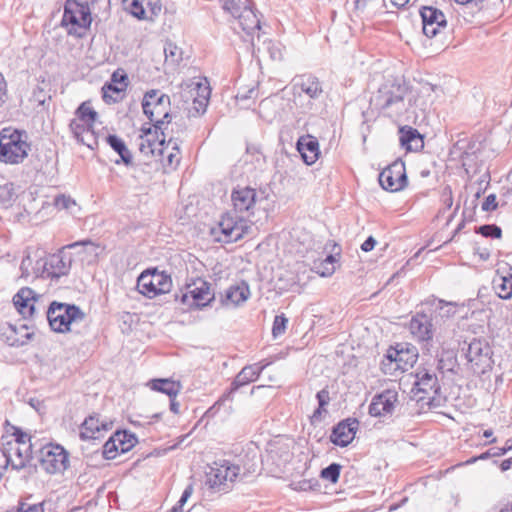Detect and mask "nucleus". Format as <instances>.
Segmentation results:
<instances>
[{"label": "nucleus", "mask_w": 512, "mask_h": 512, "mask_svg": "<svg viewBox=\"0 0 512 512\" xmlns=\"http://www.w3.org/2000/svg\"><path fill=\"white\" fill-rule=\"evenodd\" d=\"M231 202L233 211L224 213L218 225L210 230L216 242H237L248 233L250 221L246 217L253 216L255 213L257 191L249 186H237L232 190Z\"/></svg>", "instance_id": "nucleus-1"}, {"label": "nucleus", "mask_w": 512, "mask_h": 512, "mask_svg": "<svg viewBox=\"0 0 512 512\" xmlns=\"http://www.w3.org/2000/svg\"><path fill=\"white\" fill-rule=\"evenodd\" d=\"M411 90L406 84L386 82L371 98V104L390 118H399L407 113L412 105Z\"/></svg>", "instance_id": "nucleus-2"}, {"label": "nucleus", "mask_w": 512, "mask_h": 512, "mask_svg": "<svg viewBox=\"0 0 512 512\" xmlns=\"http://www.w3.org/2000/svg\"><path fill=\"white\" fill-rule=\"evenodd\" d=\"M93 245L91 240H83L68 244L56 253L45 255L36 260L33 267L34 273L44 279L59 280L70 273L73 257L70 249L82 248Z\"/></svg>", "instance_id": "nucleus-3"}, {"label": "nucleus", "mask_w": 512, "mask_h": 512, "mask_svg": "<svg viewBox=\"0 0 512 512\" xmlns=\"http://www.w3.org/2000/svg\"><path fill=\"white\" fill-rule=\"evenodd\" d=\"M31 145L23 130L5 127L0 130V162L19 164L28 156Z\"/></svg>", "instance_id": "nucleus-4"}, {"label": "nucleus", "mask_w": 512, "mask_h": 512, "mask_svg": "<svg viewBox=\"0 0 512 512\" xmlns=\"http://www.w3.org/2000/svg\"><path fill=\"white\" fill-rule=\"evenodd\" d=\"M266 365H262L261 363H254L250 365L244 366L241 371L235 376L233 382L231 383L230 389L226 391L208 410L207 415L215 416L220 409L223 407L227 414H230L233 410L232 401L233 394L239 388L248 385L251 382L256 381Z\"/></svg>", "instance_id": "nucleus-5"}, {"label": "nucleus", "mask_w": 512, "mask_h": 512, "mask_svg": "<svg viewBox=\"0 0 512 512\" xmlns=\"http://www.w3.org/2000/svg\"><path fill=\"white\" fill-rule=\"evenodd\" d=\"M170 97L157 89L144 94L142 109L145 116L153 123L155 134L162 130V126L171 122Z\"/></svg>", "instance_id": "nucleus-6"}, {"label": "nucleus", "mask_w": 512, "mask_h": 512, "mask_svg": "<svg viewBox=\"0 0 512 512\" xmlns=\"http://www.w3.org/2000/svg\"><path fill=\"white\" fill-rule=\"evenodd\" d=\"M45 313L51 330L56 333L70 332L71 324L82 322L86 316L79 306L58 301H52Z\"/></svg>", "instance_id": "nucleus-7"}, {"label": "nucleus", "mask_w": 512, "mask_h": 512, "mask_svg": "<svg viewBox=\"0 0 512 512\" xmlns=\"http://www.w3.org/2000/svg\"><path fill=\"white\" fill-rule=\"evenodd\" d=\"M222 8L237 19L241 29L248 35L253 36L261 29L260 19L252 0H221Z\"/></svg>", "instance_id": "nucleus-8"}, {"label": "nucleus", "mask_w": 512, "mask_h": 512, "mask_svg": "<svg viewBox=\"0 0 512 512\" xmlns=\"http://www.w3.org/2000/svg\"><path fill=\"white\" fill-rule=\"evenodd\" d=\"M417 358L418 352L414 346L399 343L387 350L385 359L381 363V369L385 374H393L397 370L405 372L413 367Z\"/></svg>", "instance_id": "nucleus-9"}, {"label": "nucleus", "mask_w": 512, "mask_h": 512, "mask_svg": "<svg viewBox=\"0 0 512 512\" xmlns=\"http://www.w3.org/2000/svg\"><path fill=\"white\" fill-rule=\"evenodd\" d=\"M39 462L47 473H61L69 465V454L61 445L50 443L40 449Z\"/></svg>", "instance_id": "nucleus-10"}, {"label": "nucleus", "mask_w": 512, "mask_h": 512, "mask_svg": "<svg viewBox=\"0 0 512 512\" xmlns=\"http://www.w3.org/2000/svg\"><path fill=\"white\" fill-rule=\"evenodd\" d=\"M187 289L188 291L181 295V302L186 304L191 298V303L188 304L190 308L201 309L210 305L215 299L211 284L202 278H197L191 284H188Z\"/></svg>", "instance_id": "nucleus-11"}, {"label": "nucleus", "mask_w": 512, "mask_h": 512, "mask_svg": "<svg viewBox=\"0 0 512 512\" xmlns=\"http://www.w3.org/2000/svg\"><path fill=\"white\" fill-rule=\"evenodd\" d=\"M91 21V13L87 6L67 1L61 23L66 27L71 26L68 30L69 34L74 33L80 36L81 33L77 32L76 27L87 29L91 25Z\"/></svg>", "instance_id": "nucleus-12"}, {"label": "nucleus", "mask_w": 512, "mask_h": 512, "mask_svg": "<svg viewBox=\"0 0 512 512\" xmlns=\"http://www.w3.org/2000/svg\"><path fill=\"white\" fill-rule=\"evenodd\" d=\"M380 186L390 192H398L404 189L408 184V178L405 171V164L398 159L384 168L378 177Z\"/></svg>", "instance_id": "nucleus-13"}, {"label": "nucleus", "mask_w": 512, "mask_h": 512, "mask_svg": "<svg viewBox=\"0 0 512 512\" xmlns=\"http://www.w3.org/2000/svg\"><path fill=\"white\" fill-rule=\"evenodd\" d=\"M216 467H211L207 473L206 484L215 491H226L227 481L233 482L239 475L241 468L238 465L223 461L222 464L215 463Z\"/></svg>", "instance_id": "nucleus-14"}, {"label": "nucleus", "mask_w": 512, "mask_h": 512, "mask_svg": "<svg viewBox=\"0 0 512 512\" xmlns=\"http://www.w3.org/2000/svg\"><path fill=\"white\" fill-rule=\"evenodd\" d=\"M492 349L485 339L474 338L467 347L465 357L476 369L490 366Z\"/></svg>", "instance_id": "nucleus-15"}, {"label": "nucleus", "mask_w": 512, "mask_h": 512, "mask_svg": "<svg viewBox=\"0 0 512 512\" xmlns=\"http://www.w3.org/2000/svg\"><path fill=\"white\" fill-rule=\"evenodd\" d=\"M398 403V392L393 389H386L373 396L368 413L372 417H384L392 415L395 405Z\"/></svg>", "instance_id": "nucleus-16"}, {"label": "nucleus", "mask_w": 512, "mask_h": 512, "mask_svg": "<svg viewBox=\"0 0 512 512\" xmlns=\"http://www.w3.org/2000/svg\"><path fill=\"white\" fill-rule=\"evenodd\" d=\"M420 16L422 19L423 33L429 38L435 37L441 28L447 26L444 13L433 6H423L420 9Z\"/></svg>", "instance_id": "nucleus-17"}, {"label": "nucleus", "mask_w": 512, "mask_h": 512, "mask_svg": "<svg viewBox=\"0 0 512 512\" xmlns=\"http://www.w3.org/2000/svg\"><path fill=\"white\" fill-rule=\"evenodd\" d=\"M358 428L359 421L356 418L341 420L333 427L330 441L336 446L346 447L354 440Z\"/></svg>", "instance_id": "nucleus-18"}, {"label": "nucleus", "mask_w": 512, "mask_h": 512, "mask_svg": "<svg viewBox=\"0 0 512 512\" xmlns=\"http://www.w3.org/2000/svg\"><path fill=\"white\" fill-rule=\"evenodd\" d=\"M409 329L419 342L429 344L433 339L432 318L426 313L417 312L410 320Z\"/></svg>", "instance_id": "nucleus-19"}, {"label": "nucleus", "mask_w": 512, "mask_h": 512, "mask_svg": "<svg viewBox=\"0 0 512 512\" xmlns=\"http://www.w3.org/2000/svg\"><path fill=\"white\" fill-rule=\"evenodd\" d=\"M36 293L29 287L21 288L13 297L15 308L24 318H33L36 314Z\"/></svg>", "instance_id": "nucleus-20"}, {"label": "nucleus", "mask_w": 512, "mask_h": 512, "mask_svg": "<svg viewBox=\"0 0 512 512\" xmlns=\"http://www.w3.org/2000/svg\"><path fill=\"white\" fill-rule=\"evenodd\" d=\"M2 448L13 461V470L20 471L32 459V453L29 446L21 448V445L6 441L2 443Z\"/></svg>", "instance_id": "nucleus-21"}, {"label": "nucleus", "mask_w": 512, "mask_h": 512, "mask_svg": "<svg viewBox=\"0 0 512 512\" xmlns=\"http://www.w3.org/2000/svg\"><path fill=\"white\" fill-rule=\"evenodd\" d=\"M33 335L34 334L29 332L28 327L24 324L19 326L9 324L2 332L4 341L12 347H20L27 344Z\"/></svg>", "instance_id": "nucleus-22"}, {"label": "nucleus", "mask_w": 512, "mask_h": 512, "mask_svg": "<svg viewBox=\"0 0 512 512\" xmlns=\"http://www.w3.org/2000/svg\"><path fill=\"white\" fill-rule=\"evenodd\" d=\"M297 150L307 165L314 164L320 155L319 143L311 135L301 136L296 143Z\"/></svg>", "instance_id": "nucleus-23"}, {"label": "nucleus", "mask_w": 512, "mask_h": 512, "mask_svg": "<svg viewBox=\"0 0 512 512\" xmlns=\"http://www.w3.org/2000/svg\"><path fill=\"white\" fill-rule=\"evenodd\" d=\"M416 378L414 386L418 392L425 394L428 398L439 392L440 385L435 373H431L423 368L416 373Z\"/></svg>", "instance_id": "nucleus-24"}, {"label": "nucleus", "mask_w": 512, "mask_h": 512, "mask_svg": "<svg viewBox=\"0 0 512 512\" xmlns=\"http://www.w3.org/2000/svg\"><path fill=\"white\" fill-rule=\"evenodd\" d=\"M294 88L306 94L310 99H319L323 93L322 84L313 75H301L295 79Z\"/></svg>", "instance_id": "nucleus-25"}, {"label": "nucleus", "mask_w": 512, "mask_h": 512, "mask_svg": "<svg viewBox=\"0 0 512 512\" xmlns=\"http://www.w3.org/2000/svg\"><path fill=\"white\" fill-rule=\"evenodd\" d=\"M161 138L159 136L156 139L145 138L144 136L139 137V151L145 156H163L166 149L169 148L171 144V139L168 141L165 146V136L161 131Z\"/></svg>", "instance_id": "nucleus-26"}, {"label": "nucleus", "mask_w": 512, "mask_h": 512, "mask_svg": "<svg viewBox=\"0 0 512 512\" xmlns=\"http://www.w3.org/2000/svg\"><path fill=\"white\" fill-rule=\"evenodd\" d=\"M150 294L148 298H154L159 294L170 292L172 287V280L170 275L164 271H158L157 268L151 269V277L149 281Z\"/></svg>", "instance_id": "nucleus-27"}, {"label": "nucleus", "mask_w": 512, "mask_h": 512, "mask_svg": "<svg viewBox=\"0 0 512 512\" xmlns=\"http://www.w3.org/2000/svg\"><path fill=\"white\" fill-rule=\"evenodd\" d=\"M400 144L406 151H419L424 147L423 136L411 126H403L399 129Z\"/></svg>", "instance_id": "nucleus-28"}, {"label": "nucleus", "mask_w": 512, "mask_h": 512, "mask_svg": "<svg viewBox=\"0 0 512 512\" xmlns=\"http://www.w3.org/2000/svg\"><path fill=\"white\" fill-rule=\"evenodd\" d=\"M250 297V289L246 282L242 281L240 284L230 286L226 291L224 297L221 299L223 305L229 303L234 306L243 304Z\"/></svg>", "instance_id": "nucleus-29"}, {"label": "nucleus", "mask_w": 512, "mask_h": 512, "mask_svg": "<svg viewBox=\"0 0 512 512\" xmlns=\"http://www.w3.org/2000/svg\"><path fill=\"white\" fill-rule=\"evenodd\" d=\"M127 79L126 76H122L120 80L116 78V73L112 75V82L106 83L102 87L103 100L110 104L116 103L120 100V94L126 89L127 83L124 81Z\"/></svg>", "instance_id": "nucleus-30"}, {"label": "nucleus", "mask_w": 512, "mask_h": 512, "mask_svg": "<svg viewBox=\"0 0 512 512\" xmlns=\"http://www.w3.org/2000/svg\"><path fill=\"white\" fill-rule=\"evenodd\" d=\"M111 428V423L100 421L97 416H89L82 424L81 436L88 439L100 437L101 431H107Z\"/></svg>", "instance_id": "nucleus-31"}, {"label": "nucleus", "mask_w": 512, "mask_h": 512, "mask_svg": "<svg viewBox=\"0 0 512 512\" xmlns=\"http://www.w3.org/2000/svg\"><path fill=\"white\" fill-rule=\"evenodd\" d=\"M107 144L120 156V160H116V164L123 163L126 166L133 164V157L125 142L117 135L110 134L106 137Z\"/></svg>", "instance_id": "nucleus-32"}, {"label": "nucleus", "mask_w": 512, "mask_h": 512, "mask_svg": "<svg viewBox=\"0 0 512 512\" xmlns=\"http://www.w3.org/2000/svg\"><path fill=\"white\" fill-rule=\"evenodd\" d=\"M492 284L493 289L499 298L503 300H509L512 298V273H508L507 275L497 273Z\"/></svg>", "instance_id": "nucleus-33"}, {"label": "nucleus", "mask_w": 512, "mask_h": 512, "mask_svg": "<svg viewBox=\"0 0 512 512\" xmlns=\"http://www.w3.org/2000/svg\"><path fill=\"white\" fill-rule=\"evenodd\" d=\"M151 388L155 391L164 393L169 397H176L180 392L181 385L179 382L168 378L154 379L151 381Z\"/></svg>", "instance_id": "nucleus-34"}, {"label": "nucleus", "mask_w": 512, "mask_h": 512, "mask_svg": "<svg viewBox=\"0 0 512 512\" xmlns=\"http://www.w3.org/2000/svg\"><path fill=\"white\" fill-rule=\"evenodd\" d=\"M117 447L120 449V453H126L130 451L137 443L138 439L135 434L130 433L126 430H118L113 434Z\"/></svg>", "instance_id": "nucleus-35"}, {"label": "nucleus", "mask_w": 512, "mask_h": 512, "mask_svg": "<svg viewBox=\"0 0 512 512\" xmlns=\"http://www.w3.org/2000/svg\"><path fill=\"white\" fill-rule=\"evenodd\" d=\"M337 261L338 260L336 258V255L329 254V255L326 256L325 259H323V260H321L319 262H314L313 269L321 277H330V276L333 275V273L336 270L335 263Z\"/></svg>", "instance_id": "nucleus-36"}, {"label": "nucleus", "mask_w": 512, "mask_h": 512, "mask_svg": "<svg viewBox=\"0 0 512 512\" xmlns=\"http://www.w3.org/2000/svg\"><path fill=\"white\" fill-rule=\"evenodd\" d=\"M77 120H80L88 125H93L96 118L97 112L91 107L88 102H83L75 112Z\"/></svg>", "instance_id": "nucleus-37"}, {"label": "nucleus", "mask_w": 512, "mask_h": 512, "mask_svg": "<svg viewBox=\"0 0 512 512\" xmlns=\"http://www.w3.org/2000/svg\"><path fill=\"white\" fill-rule=\"evenodd\" d=\"M144 0H123L125 9L139 20L148 19L146 8L143 7Z\"/></svg>", "instance_id": "nucleus-38"}, {"label": "nucleus", "mask_w": 512, "mask_h": 512, "mask_svg": "<svg viewBox=\"0 0 512 512\" xmlns=\"http://www.w3.org/2000/svg\"><path fill=\"white\" fill-rule=\"evenodd\" d=\"M45 504V501H34L32 495L18 501L20 512H44Z\"/></svg>", "instance_id": "nucleus-39"}, {"label": "nucleus", "mask_w": 512, "mask_h": 512, "mask_svg": "<svg viewBox=\"0 0 512 512\" xmlns=\"http://www.w3.org/2000/svg\"><path fill=\"white\" fill-rule=\"evenodd\" d=\"M171 151L167 152L168 149L165 150L163 156H159L163 162L170 167L176 168L180 163V148L176 142L171 140Z\"/></svg>", "instance_id": "nucleus-40"}, {"label": "nucleus", "mask_w": 512, "mask_h": 512, "mask_svg": "<svg viewBox=\"0 0 512 512\" xmlns=\"http://www.w3.org/2000/svg\"><path fill=\"white\" fill-rule=\"evenodd\" d=\"M257 96L258 89L256 87H251L246 90H239L236 95V100L243 107L248 108L251 106V103H254Z\"/></svg>", "instance_id": "nucleus-41"}, {"label": "nucleus", "mask_w": 512, "mask_h": 512, "mask_svg": "<svg viewBox=\"0 0 512 512\" xmlns=\"http://www.w3.org/2000/svg\"><path fill=\"white\" fill-rule=\"evenodd\" d=\"M432 306L435 307V310L439 311V314L442 317H451L456 313V306L457 304L454 302H446L442 299H436L434 298L432 300Z\"/></svg>", "instance_id": "nucleus-42"}, {"label": "nucleus", "mask_w": 512, "mask_h": 512, "mask_svg": "<svg viewBox=\"0 0 512 512\" xmlns=\"http://www.w3.org/2000/svg\"><path fill=\"white\" fill-rule=\"evenodd\" d=\"M341 465L338 463H331L321 470V478L328 480L331 483H337L340 477Z\"/></svg>", "instance_id": "nucleus-43"}, {"label": "nucleus", "mask_w": 512, "mask_h": 512, "mask_svg": "<svg viewBox=\"0 0 512 512\" xmlns=\"http://www.w3.org/2000/svg\"><path fill=\"white\" fill-rule=\"evenodd\" d=\"M5 424L6 432L11 433V435L14 437L12 443H17L20 445L25 444L26 441H31V436L24 432L21 428L10 424L8 421H6Z\"/></svg>", "instance_id": "nucleus-44"}, {"label": "nucleus", "mask_w": 512, "mask_h": 512, "mask_svg": "<svg viewBox=\"0 0 512 512\" xmlns=\"http://www.w3.org/2000/svg\"><path fill=\"white\" fill-rule=\"evenodd\" d=\"M476 233L486 238L500 239L502 236V229L496 224H485L476 228Z\"/></svg>", "instance_id": "nucleus-45"}, {"label": "nucleus", "mask_w": 512, "mask_h": 512, "mask_svg": "<svg viewBox=\"0 0 512 512\" xmlns=\"http://www.w3.org/2000/svg\"><path fill=\"white\" fill-rule=\"evenodd\" d=\"M210 98H205V96L202 97H194L193 99V105L191 109H189V116L196 117L199 115H202L206 112L208 103Z\"/></svg>", "instance_id": "nucleus-46"}, {"label": "nucleus", "mask_w": 512, "mask_h": 512, "mask_svg": "<svg viewBox=\"0 0 512 512\" xmlns=\"http://www.w3.org/2000/svg\"><path fill=\"white\" fill-rule=\"evenodd\" d=\"M164 54L166 61L175 64L181 60V50L172 42H167L164 46Z\"/></svg>", "instance_id": "nucleus-47"}, {"label": "nucleus", "mask_w": 512, "mask_h": 512, "mask_svg": "<svg viewBox=\"0 0 512 512\" xmlns=\"http://www.w3.org/2000/svg\"><path fill=\"white\" fill-rule=\"evenodd\" d=\"M118 444L115 441L113 435L105 442L103 446V457L108 460H112L116 458V456L120 453Z\"/></svg>", "instance_id": "nucleus-48"}, {"label": "nucleus", "mask_w": 512, "mask_h": 512, "mask_svg": "<svg viewBox=\"0 0 512 512\" xmlns=\"http://www.w3.org/2000/svg\"><path fill=\"white\" fill-rule=\"evenodd\" d=\"M288 324V318L282 313L280 315H276L272 325V335L274 338H277L285 333L286 327Z\"/></svg>", "instance_id": "nucleus-49"}, {"label": "nucleus", "mask_w": 512, "mask_h": 512, "mask_svg": "<svg viewBox=\"0 0 512 512\" xmlns=\"http://www.w3.org/2000/svg\"><path fill=\"white\" fill-rule=\"evenodd\" d=\"M151 269L143 271L137 279V287L141 294L148 297L150 294V281Z\"/></svg>", "instance_id": "nucleus-50"}, {"label": "nucleus", "mask_w": 512, "mask_h": 512, "mask_svg": "<svg viewBox=\"0 0 512 512\" xmlns=\"http://www.w3.org/2000/svg\"><path fill=\"white\" fill-rule=\"evenodd\" d=\"M455 363L456 359L451 354L447 353L446 357L445 354H442L438 359L437 369L442 373L446 371L452 372L454 370Z\"/></svg>", "instance_id": "nucleus-51"}, {"label": "nucleus", "mask_w": 512, "mask_h": 512, "mask_svg": "<svg viewBox=\"0 0 512 512\" xmlns=\"http://www.w3.org/2000/svg\"><path fill=\"white\" fill-rule=\"evenodd\" d=\"M92 127L93 125L85 124L84 122L77 120L75 118L72 119L69 124L70 131L72 132L73 137L76 140L79 139L86 132V130Z\"/></svg>", "instance_id": "nucleus-52"}, {"label": "nucleus", "mask_w": 512, "mask_h": 512, "mask_svg": "<svg viewBox=\"0 0 512 512\" xmlns=\"http://www.w3.org/2000/svg\"><path fill=\"white\" fill-rule=\"evenodd\" d=\"M143 7L146 8L148 19H153L160 14L162 9L161 0H144Z\"/></svg>", "instance_id": "nucleus-53"}, {"label": "nucleus", "mask_w": 512, "mask_h": 512, "mask_svg": "<svg viewBox=\"0 0 512 512\" xmlns=\"http://www.w3.org/2000/svg\"><path fill=\"white\" fill-rule=\"evenodd\" d=\"M512 449V443H510V440L507 441L506 445L503 447H496L491 448L487 450L486 452L479 455V458L481 459H488L490 457H500L508 453Z\"/></svg>", "instance_id": "nucleus-54"}, {"label": "nucleus", "mask_w": 512, "mask_h": 512, "mask_svg": "<svg viewBox=\"0 0 512 512\" xmlns=\"http://www.w3.org/2000/svg\"><path fill=\"white\" fill-rule=\"evenodd\" d=\"M292 486L294 490L297 491H311L315 490L319 487V482L317 479H303L297 482H293Z\"/></svg>", "instance_id": "nucleus-55"}, {"label": "nucleus", "mask_w": 512, "mask_h": 512, "mask_svg": "<svg viewBox=\"0 0 512 512\" xmlns=\"http://www.w3.org/2000/svg\"><path fill=\"white\" fill-rule=\"evenodd\" d=\"M77 142L87 146L90 149H94L98 145L97 137L92 128L86 130V132L77 139Z\"/></svg>", "instance_id": "nucleus-56"}, {"label": "nucleus", "mask_w": 512, "mask_h": 512, "mask_svg": "<svg viewBox=\"0 0 512 512\" xmlns=\"http://www.w3.org/2000/svg\"><path fill=\"white\" fill-rule=\"evenodd\" d=\"M76 202L70 197L66 195H58L54 198V206L58 210H67L72 206H75Z\"/></svg>", "instance_id": "nucleus-57"}, {"label": "nucleus", "mask_w": 512, "mask_h": 512, "mask_svg": "<svg viewBox=\"0 0 512 512\" xmlns=\"http://www.w3.org/2000/svg\"><path fill=\"white\" fill-rule=\"evenodd\" d=\"M196 97H202L205 96V98H210L211 95V88L209 86V83L206 78H204V82H197L196 83Z\"/></svg>", "instance_id": "nucleus-58"}, {"label": "nucleus", "mask_w": 512, "mask_h": 512, "mask_svg": "<svg viewBox=\"0 0 512 512\" xmlns=\"http://www.w3.org/2000/svg\"><path fill=\"white\" fill-rule=\"evenodd\" d=\"M91 245L83 246L82 248H77V253H86L88 257H83V260H90L92 258H95L97 256V248L98 246L92 242Z\"/></svg>", "instance_id": "nucleus-59"}, {"label": "nucleus", "mask_w": 512, "mask_h": 512, "mask_svg": "<svg viewBox=\"0 0 512 512\" xmlns=\"http://www.w3.org/2000/svg\"><path fill=\"white\" fill-rule=\"evenodd\" d=\"M441 201L446 209H450L453 205L452 190L449 186H446L441 194Z\"/></svg>", "instance_id": "nucleus-60"}, {"label": "nucleus", "mask_w": 512, "mask_h": 512, "mask_svg": "<svg viewBox=\"0 0 512 512\" xmlns=\"http://www.w3.org/2000/svg\"><path fill=\"white\" fill-rule=\"evenodd\" d=\"M497 202H496V195L495 194H490L488 195L484 202L482 203V210L485 211V212H488V211H493L497 208Z\"/></svg>", "instance_id": "nucleus-61"}, {"label": "nucleus", "mask_w": 512, "mask_h": 512, "mask_svg": "<svg viewBox=\"0 0 512 512\" xmlns=\"http://www.w3.org/2000/svg\"><path fill=\"white\" fill-rule=\"evenodd\" d=\"M316 398L318 401V406H320V408L326 407L330 402L329 391L326 388L318 391L316 394Z\"/></svg>", "instance_id": "nucleus-62"}, {"label": "nucleus", "mask_w": 512, "mask_h": 512, "mask_svg": "<svg viewBox=\"0 0 512 512\" xmlns=\"http://www.w3.org/2000/svg\"><path fill=\"white\" fill-rule=\"evenodd\" d=\"M7 95V84L6 81L0 72V107L6 102Z\"/></svg>", "instance_id": "nucleus-63"}, {"label": "nucleus", "mask_w": 512, "mask_h": 512, "mask_svg": "<svg viewBox=\"0 0 512 512\" xmlns=\"http://www.w3.org/2000/svg\"><path fill=\"white\" fill-rule=\"evenodd\" d=\"M376 240L373 236H369L361 245V250L364 252H369L373 250L376 245Z\"/></svg>", "instance_id": "nucleus-64"}]
</instances>
